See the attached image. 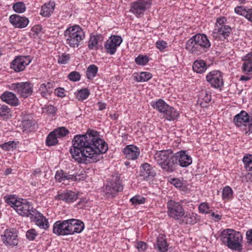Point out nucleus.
Wrapping results in <instances>:
<instances>
[{
	"label": "nucleus",
	"mask_w": 252,
	"mask_h": 252,
	"mask_svg": "<svg viewBox=\"0 0 252 252\" xmlns=\"http://www.w3.org/2000/svg\"><path fill=\"white\" fill-rule=\"evenodd\" d=\"M152 78V74L149 72H142L137 78V81L139 82H145L150 80Z\"/></svg>",
	"instance_id": "46"
},
{
	"label": "nucleus",
	"mask_w": 252,
	"mask_h": 252,
	"mask_svg": "<svg viewBox=\"0 0 252 252\" xmlns=\"http://www.w3.org/2000/svg\"><path fill=\"white\" fill-rule=\"evenodd\" d=\"M39 90L43 96L45 95L48 92L46 84H42L40 86Z\"/></svg>",
	"instance_id": "61"
},
{
	"label": "nucleus",
	"mask_w": 252,
	"mask_h": 252,
	"mask_svg": "<svg viewBox=\"0 0 252 252\" xmlns=\"http://www.w3.org/2000/svg\"><path fill=\"white\" fill-rule=\"evenodd\" d=\"M98 71V67L94 64H91L88 66L86 71V76L88 79H93L96 75Z\"/></svg>",
	"instance_id": "33"
},
{
	"label": "nucleus",
	"mask_w": 252,
	"mask_h": 252,
	"mask_svg": "<svg viewBox=\"0 0 252 252\" xmlns=\"http://www.w3.org/2000/svg\"><path fill=\"white\" fill-rule=\"evenodd\" d=\"M36 235V231L34 229H31L26 233V237L29 240H34Z\"/></svg>",
	"instance_id": "50"
},
{
	"label": "nucleus",
	"mask_w": 252,
	"mask_h": 252,
	"mask_svg": "<svg viewBox=\"0 0 252 252\" xmlns=\"http://www.w3.org/2000/svg\"><path fill=\"white\" fill-rule=\"evenodd\" d=\"M247 8L243 6H237L235 8L234 11L236 13L240 15L244 16L246 13Z\"/></svg>",
	"instance_id": "52"
},
{
	"label": "nucleus",
	"mask_w": 252,
	"mask_h": 252,
	"mask_svg": "<svg viewBox=\"0 0 252 252\" xmlns=\"http://www.w3.org/2000/svg\"><path fill=\"white\" fill-rule=\"evenodd\" d=\"M207 68V64L205 62L201 60L195 61L192 65L193 71L198 73H202L205 72Z\"/></svg>",
	"instance_id": "29"
},
{
	"label": "nucleus",
	"mask_w": 252,
	"mask_h": 252,
	"mask_svg": "<svg viewBox=\"0 0 252 252\" xmlns=\"http://www.w3.org/2000/svg\"><path fill=\"white\" fill-rule=\"evenodd\" d=\"M68 77L70 80L76 82L80 79L81 76L78 72L72 71L69 74Z\"/></svg>",
	"instance_id": "48"
},
{
	"label": "nucleus",
	"mask_w": 252,
	"mask_h": 252,
	"mask_svg": "<svg viewBox=\"0 0 252 252\" xmlns=\"http://www.w3.org/2000/svg\"><path fill=\"white\" fill-rule=\"evenodd\" d=\"M10 89L16 93L20 97L27 98L33 93V85L29 82L13 83Z\"/></svg>",
	"instance_id": "6"
},
{
	"label": "nucleus",
	"mask_w": 252,
	"mask_h": 252,
	"mask_svg": "<svg viewBox=\"0 0 252 252\" xmlns=\"http://www.w3.org/2000/svg\"><path fill=\"white\" fill-rule=\"evenodd\" d=\"M147 248V244L144 242L140 241L137 243V249L139 251L145 250Z\"/></svg>",
	"instance_id": "57"
},
{
	"label": "nucleus",
	"mask_w": 252,
	"mask_h": 252,
	"mask_svg": "<svg viewBox=\"0 0 252 252\" xmlns=\"http://www.w3.org/2000/svg\"><path fill=\"white\" fill-rule=\"evenodd\" d=\"M211 46V43L204 34L198 33L189 39L186 45V49L194 55H200L207 51Z\"/></svg>",
	"instance_id": "3"
},
{
	"label": "nucleus",
	"mask_w": 252,
	"mask_h": 252,
	"mask_svg": "<svg viewBox=\"0 0 252 252\" xmlns=\"http://www.w3.org/2000/svg\"><path fill=\"white\" fill-rule=\"evenodd\" d=\"M199 212L203 214H210L211 210H210L208 203L203 202L199 206Z\"/></svg>",
	"instance_id": "47"
},
{
	"label": "nucleus",
	"mask_w": 252,
	"mask_h": 252,
	"mask_svg": "<svg viewBox=\"0 0 252 252\" xmlns=\"http://www.w3.org/2000/svg\"><path fill=\"white\" fill-rule=\"evenodd\" d=\"M70 56L69 54L66 55L63 54L61 56L59 57L58 62L61 64H65L69 60Z\"/></svg>",
	"instance_id": "49"
},
{
	"label": "nucleus",
	"mask_w": 252,
	"mask_h": 252,
	"mask_svg": "<svg viewBox=\"0 0 252 252\" xmlns=\"http://www.w3.org/2000/svg\"><path fill=\"white\" fill-rule=\"evenodd\" d=\"M67 220H59L56 221L53 225V232L57 235H67L68 228Z\"/></svg>",
	"instance_id": "21"
},
{
	"label": "nucleus",
	"mask_w": 252,
	"mask_h": 252,
	"mask_svg": "<svg viewBox=\"0 0 252 252\" xmlns=\"http://www.w3.org/2000/svg\"><path fill=\"white\" fill-rule=\"evenodd\" d=\"M1 148L6 151H12L16 148V143L14 141H10L1 145Z\"/></svg>",
	"instance_id": "42"
},
{
	"label": "nucleus",
	"mask_w": 252,
	"mask_h": 252,
	"mask_svg": "<svg viewBox=\"0 0 252 252\" xmlns=\"http://www.w3.org/2000/svg\"><path fill=\"white\" fill-rule=\"evenodd\" d=\"M34 125L33 121L29 119H25L22 121V126L23 132L30 131V128Z\"/></svg>",
	"instance_id": "35"
},
{
	"label": "nucleus",
	"mask_w": 252,
	"mask_h": 252,
	"mask_svg": "<svg viewBox=\"0 0 252 252\" xmlns=\"http://www.w3.org/2000/svg\"><path fill=\"white\" fill-rule=\"evenodd\" d=\"M123 40L120 36L111 35L105 44L106 52L110 55L115 53L117 47L120 45Z\"/></svg>",
	"instance_id": "13"
},
{
	"label": "nucleus",
	"mask_w": 252,
	"mask_h": 252,
	"mask_svg": "<svg viewBox=\"0 0 252 252\" xmlns=\"http://www.w3.org/2000/svg\"><path fill=\"white\" fill-rule=\"evenodd\" d=\"M68 235H72L75 233H79L84 228L83 222L76 219L67 220Z\"/></svg>",
	"instance_id": "16"
},
{
	"label": "nucleus",
	"mask_w": 252,
	"mask_h": 252,
	"mask_svg": "<svg viewBox=\"0 0 252 252\" xmlns=\"http://www.w3.org/2000/svg\"><path fill=\"white\" fill-rule=\"evenodd\" d=\"M152 106L154 108L157 109L160 113L163 114L169 105L163 100L159 99L156 102H153Z\"/></svg>",
	"instance_id": "32"
},
{
	"label": "nucleus",
	"mask_w": 252,
	"mask_h": 252,
	"mask_svg": "<svg viewBox=\"0 0 252 252\" xmlns=\"http://www.w3.org/2000/svg\"><path fill=\"white\" fill-rule=\"evenodd\" d=\"M98 106V110L101 111L106 108V104L101 102H98L97 104Z\"/></svg>",
	"instance_id": "64"
},
{
	"label": "nucleus",
	"mask_w": 252,
	"mask_h": 252,
	"mask_svg": "<svg viewBox=\"0 0 252 252\" xmlns=\"http://www.w3.org/2000/svg\"><path fill=\"white\" fill-rule=\"evenodd\" d=\"M5 201L9 205H10L14 209L15 208V205H17V202H20L21 199H17L14 196H5L4 197Z\"/></svg>",
	"instance_id": "39"
},
{
	"label": "nucleus",
	"mask_w": 252,
	"mask_h": 252,
	"mask_svg": "<svg viewBox=\"0 0 252 252\" xmlns=\"http://www.w3.org/2000/svg\"><path fill=\"white\" fill-rule=\"evenodd\" d=\"M155 175V170L149 164L145 163L140 167V176L144 180L153 178Z\"/></svg>",
	"instance_id": "23"
},
{
	"label": "nucleus",
	"mask_w": 252,
	"mask_h": 252,
	"mask_svg": "<svg viewBox=\"0 0 252 252\" xmlns=\"http://www.w3.org/2000/svg\"><path fill=\"white\" fill-rule=\"evenodd\" d=\"M32 61L29 56H17L11 63L10 67L14 71L20 72L23 71Z\"/></svg>",
	"instance_id": "9"
},
{
	"label": "nucleus",
	"mask_w": 252,
	"mask_h": 252,
	"mask_svg": "<svg viewBox=\"0 0 252 252\" xmlns=\"http://www.w3.org/2000/svg\"><path fill=\"white\" fill-rule=\"evenodd\" d=\"M154 158L164 172L170 173L177 169L178 162L175 154L170 150L157 151Z\"/></svg>",
	"instance_id": "2"
},
{
	"label": "nucleus",
	"mask_w": 252,
	"mask_h": 252,
	"mask_svg": "<svg viewBox=\"0 0 252 252\" xmlns=\"http://www.w3.org/2000/svg\"><path fill=\"white\" fill-rule=\"evenodd\" d=\"M167 42L163 40H159L156 42L157 47L161 51L167 47Z\"/></svg>",
	"instance_id": "53"
},
{
	"label": "nucleus",
	"mask_w": 252,
	"mask_h": 252,
	"mask_svg": "<svg viewBox=\"0 0 252 252\" xmlns=\"http://www.w3.org/2000/svg\"><path fill=\"white\" fill-rule=\"evenodd\" d=\"M15 205L14 210L19 215L24 217L31 218V217L32 216V213L36 211L28 202L24 199H21L20 202H17V205Z\"/></svg>",
	"instance_id": "12"
},
{
	"label": "nucleus",
	"mask_w": 252,
	"mask_h": 252,
	"mask_svg": "<svg viewBox=\"0 0 252 252\" xmlns=\"http://www.w3.org/2000/svg\"><path fill=\"white\" fill-rule=\"evenodd\" d=\"M3 243L7 246H15L18 245V235L16 232L7 229L4 234L1 235Z\"/></svg>",
	"instance_id": "15"
},
{
	"label": "nucleus",
	"mask_w": 252,
	"mask_h": 252,
	"mask_svg": "<svg viewBox=\"0 0 252 252\" xmlns=\"http://www.w3.org/2000/svg\"><path fill=\"white\" fill-rule=\"evenodd\" d=\"M245 167L249 171L252 170V155L245 156L243 159Z\"/></svg>",
	"instance_id": "43"
},
{
	"label": "nucleus",
	"mask_w": 252,
	"mask_h": 252,
	"mask_svg": "<svg viewBox=\"0 0 252 252\" xmlns=\"http://www.w3.org/2000/svg\"><path fill=\"white\" fill-rule=\"evenodd\" d=\"M223 199H230L232 198L233 191L229 186L225 187L222 192Z\"/></svg>",
	"instance_id": "38"
},
{
	"label": "nucleus",
	"mask_w": 252,
	"mask_h": 252,
	"mask_svg": "<svg viewBox=\"0 0 252 252\" xmlns=\"http://www.w3.org/2000/svg\"><path fill=\"white\" fill-rule=\"evenodd\" d=\"M244 17L250 21L252 22V8H247Z\"/></svg>",
	"instance_id": "58"
},
{
	"label": "nucleus",
	"mask_w": 252,
	"mask_h": 252,
	"mask_svg": "<svg viewBox=\"0 0 252 252\" xmlns=\"http://www.w3.org/2000/svg\"><path fill=\"white\" fill-rule=\"evenodd\" d=\"M1 100L13 106H16L19 104L18 98L15 94L11 92L6 91L1 95Z\"/></svg>",
	"instance_id": "24"
},
{
	"label": "nucleus",
	"mask_w": 252,
	"mask_h": 252,
	"mask_svg": "<svg viewBox=\"0 0 252 252\" xmlns=\"http://www.w3.org/2000/svg\"><path fill=\"white\" fill-rule=\"evenodd\" d=\"M60 199L67 202H73L77 198V194L71 191H67L59 195Z\"/></svg>",
	"instance_id": "31"
},
{
	"label": "nucleus",
	"mask_w": 252,
	"mask_h": 252,
	"mask_svg": "<svg viewBox=\"0 0 252 252\" xmlns=\"http://www.w3.org/2000/svg\"><path fill=\"white\" fill-rule=\"evenodd\" d=\"M32 216L31 217V220L35 222L39 227L46 229L49 226L48 220L43 215L36 210L34 211Z\"/></svg>",
	"instance_id": "18"
},
{
	"label": "nucleus",
	"mask_w": 252,
	"mask_h": 252,
	"mask_svg": "<svg viewBox=\"0 0 252 252\" xmlns=\"http://www.w3.org/2000/svg\"><path fill=\"white\" fill-rule=\"evenodd\" d=\"M58 142V137L52 132H51L47 137L46 144L48 146H52L57 144Z\"/></svg>",
	"instance_id": "34"
},
{
	"label": "nucleus",
	"mask_w": 252,
	"mask_h": 252,
	"mask_svg": "<svg viewBox=\"0 0 252 252\" xmlns=\"http://www.w3.org/2000/svg\"><path fill=\"white\" fill-rule=\"evenodd\" d=\"M135 62L138 65H144L149 62L148 57L147 56L139 55L135 58Z\"/></svg>",
	"instance_id": "44"
},
{
	"label": "nucleus",
	"mask_w": 252,
	"mask_h": 252,
	"mask_svg": "<svg viewBox=\"0 0 252 252\" xmlns=\"http://www.w3.org/2000/svg\"><path fill=\"white\" fill-rule=\"evenodd\" d=\"M55 93L58 96L61 97L65 96L64 90L63 88H59L55 89Z\"/></svg>",
	"instance_id": "56"
},
{
	"label": "nucleus",
	"mask_w": 252,
	"mask_h": 252,
	"mask_svg": "<svg viewBox=\"0 0 252 252\" xmlns=\"http://www.w3.org/2000/svg\"><path fill=\"white\" fill-rule=\"evenodd\" d=\"M220 240L231 250L240 251L242 249V236L239 232L231 229H224L221 233Z\"/></svg>",
	"instance_id": "4"
},
{
	"label": "nucleus",
	"mask_w": 252,
	"mask_h": 252,
	"mask_svg": "<svg viewBox=\"0 0 252 252\" xmlns=\"http://www.w3.org/2000/svg\"><path fill=\"white\" fill-rule=\"evenodd\" d=\"M234 123L237 126H241L245 123H248L249 131L252 132V118L250 119L248 114L245 111H242L236 115L233 119Z\"/></svg>",
	"instance_id": "14"
},
{
	"label": "nucleus",
	"mask_w": 252,
	"mask_h": 252,
	"mask_svg": "<svg viewBox=\"0 0 252 252\" xmlns=\"http://www.w3.org/2000/svg\"><path fill=\"white\" fill-rule=\"evenodd\" d=\"M226 21V19L224 17H221L218 18L216 23V28L219 27L221 26H226L224 24Z\"/></svg>",
	"instance_id": "55"
},
{
	"label": "nucleus",
	"mask_w": 252,
	"mask_h": 252,
	"mask_svg": "<svg viewBox=\"0 0 252 252\" xmlns=\"http://www.w3.org/2000/svg\"><path fill=\"white\" fill-rule=\"evenodd\" d=\"M103 40V37L100 34L91 36L88 44L89 48L92 50L98 49L102 46L101 42Z\"/></svg>",
	"instance_id": "25"
},
{
	"label": "nucleus",
	"mask_w": 252,
	"mask_h": 252,
	"mask_svg": "<svg viewBox=\"0 0 252 252\" xmlns=\"http://www.w3.org/2000/svg\"><path fill=\"white\" fill-rule=\"evenodd\" d=\"M123 189V186L119 180H112L104 188V192L107 198L115 197L119 191Z\"/></svg>",
	"instance_id": "11"
},
{
	"label": "nucleus",
	"mask_w": 252,
	"mask_h": 252,
	"mask_svg": "<svg viewBox=\"0 0 252 252\" xmlns=\"http://www.w3.org/2000/svg\"><path fill=\"white\" fill-rule=\"evenodd\" d=\"M65 173H63L62 170L57 171L55 175V178L57 181L61 182L65 180Z\"/></svg>",
	"instance_id": "51"
},
{
	"label": "nucleus",
	"mask_w": 252,
	"mask_h": 252,
	"mask_svg": "<svg viewBox=\"0 0 252 252\" xmlns=\"http://www.w3.org/2000/svg\"><path fill=\"white\" fill-rule=\"evenodd\" d=\"M247 239L248 243L249 244L252 245V230H250L246 233Z\"/></svg>",
	"instance_id": "62"
},
{
	"label": "nucleus",
	"mask_w": 252,
	"mask_h": 252,
	"mask_svg": "<svg viewBox=\"0 0 252 252\" xmlns=\"http://www.w3.org/2000/svg\"><path fill=\"white\" fill-rule=\"evenodd\" d=\"M175 154L178 165L182 167H187L192 163V158L188 155L187 151L181 150Z\"/></svg>",
	"instance_id": "17"
},
{
	"label": "nucleus",
	"mask_w": 252,
	"mask_h": 252,
	"mask_svg": "<svg viewBox=\"0 0 252 252\" xmlns=\"http://www.w3.org/2000/svg\"><path fill=\"white\" fill-rule=\"evenodd\" d=\"M72 143L70 153L72 158L80 163H87L90 159L97 161L98 157L108 150L107 144L99 137L97 131L93 130H88L85 134L75 136Z\"/></svg>",
	"instance_id": "1"
},
{
	"label": "nucleus",
	"mask_w": 252,
	"mask_h": 252,
	"mask_svg": "<svg viewBox=\"0 0 252 252\" xmlns=\"http://www.w3.org/2000/svg\"><path fill=\"white\" fill-rule=\"evenodd\" d=\"M11 111L10 108L7 106L2 105L1 106V117L3 119H7L11 117Z\"/></svg>",
	"instance_id": "37"
},
{
	"label": "nucleus",
	"mask_w": 252,
	"mask_h": 252,
	"mask_svg": "<svg viewBox=\"0 0 252 252\" xmlns=\"http://www.w3.org/2000/svg\"><path fill=\"white\" fill-rule=\"evenodd\" d=\"M210 214H211V216L212 217V219H213L215 221H218L221 219V215L216 214L214 212H212L211 211Z\"/></svg>",
	"instance_id": "59"
},
{
	"label": "nucleus",
	"mask_w": 252,
	"mask_h": 252,
	"mask_svg": "<svg viewBox=\"0 0 252 252\" xmlns=\"http://www.w3.org/2000/svg\"><path fill=\"white\" fill-rule=\"evenodd\" d=\"M46 109L47 110V112L49 114H54V113H56V108L54 106L51 105L48 106L46 108Z\"/></svg>",
	"instance_id": "63"
},
{
	"label": "nucleus",
	"mask_w": 252,
	"mask_h": 252,
	"mask_svg": "<svg viewBox=\"0 0 252 252\" xmlns=\"http://www.w3.org/2000/svg\"><path fill=\"white\" fill-rule=\"evenodd\" d=\"M191 215H193V214H186V216H185V218L186 219V221L187 223H193L195 222V220H193L192 219Z\"/></svg>",
	"instance_id": "60"
},
{
	"label": "nucleus",
	"mask_w": 252,
	"mask_h": 252,
	"mask_svg": "<svg viewBox=\"0 0 252 252\" xmlns=\"http://www.w3.org/2000/svg\"><path fill=\"white\" fill-rule=\"evenodd\" d=\"M242 69L247 74L252 73V53L248 54L244 57Z\"/></svg>",
	"instance_id": "26"
},
{
	"label": "nucleus",
	"mask_w": 252,
	"mask_h": 252,
	"mask_svg": "<svg viewBox=\"0 0 252 252\" xmlns=\"http://www.w3.org/2000/svg\"><path fill=\"white\" fill-rule=\"evenodd\" d=\"M152 4V0H138L131 4L130 11L137 17H142Z\"/></svg>",
	"instance_id": "7"
},
{
	"label": "nucleus",
	"mask_w": 252,
	"mask_h": 252,
	"mask_svg": "<svg viewBox=\"0 0 252 252\" xmlns=\"http://www.w3.org/2000/svg\"><path fill=\"white\" fill-rule=\"evenodd\" d=\"M89 94V91L86 88L78 91L76 93V97L79 100H83L86 99Z\"/></svg>",
	"instance_id": "36"
},
{
	"label": "nucleus",
	"mask_w": 252,
	"mask_h": 252,
	"mask_svg": "<svg viewBox=\"0 0 252 252\" xmlns=\"http://www.w3.org/2000/svg\"><path fill=\"white\" fill-rule=\"evenodd\" d=\"M170 182L176 188H181L183 186L182 182L180 179L177 178L171 179Z\"/></svg>",
	"instance_id": "54"
},
{
	"label": "nucleus",
	"mask_w": 252,
	"mask_h": 252,
	"mask_svg": "<svg viewBox=\"0 0 252 252\" xmlns=\"http://www.w3.org/2000/svg\"><path fill=\"white\" fill-rule=\"evenodd\" d=\"M66 43L70 47L77 48L85 38V34L78 25L68 28L64 32Z\"/></svg>",
	"instance_id": "5"
},
{
	"label": "nucleus",
	"mask_w": 252,
	"mask_h": 252,
	"mask_svg": "<svg viewBox=\"0 0 252 252\" xmlns=\"http://www.w3.org/2000/svg\"><path fill=\"white\" fill-rule=\"evenodd\" d=\"M231 32V29L229 26H221L218 28H215L214 30L212 35L215 38L225 39L230 34Z\"/></svg>",
	"instance_id": "20"
},
{
	"label": "nucleus",
	"mask_w": 252,
	"mask_h": 252,
	"mask_svg": "<svg viewBox=\"0 0 252 252\" xmlns=\"http://www.w3.org/2000/svg\"><path fill=\"white\" fill-rule=\"evenodd\" d=\"M157 247L160 252H165L168 250V246L165 237L159 235L157 238Z\"/></svg>",
	"instance_id": "30"
},
{
	"label": "nucleus",
	"mask_w": 252,
	"mask_h": 252,
	"mask_svg": "<svg viewBox=\"0 0 252 252\" xmlns=\"http://www.w3.org/2000/svg\"><path fill=\"white\" fill-rule=\"evenodd\" d=\"M55 6L54 1H50L42 6L40 14L44 17H49L53 12Z\"/></svg>",
	"instance_id": "27"
},
{
	"label": "nucleus",
	"mask_w": 252,
	"mask_h": 252,
	"mask_svg": "<svg viewBox=\"0 0 252 252\" xmlns=\"http://www.w3.org/2000/svg\"><path fill=\"white\" fill-rule=\"evenodd\" d=\"M53 132L59 138L66 135L68 133V130L64 127H61L54 130Z\"/></svg>",
	"instance_id": "41"
},
{
	"label": "nucleus",
	"mask_w": 252,
	"mask_h": 252,
	"mask_svg": "<svg viewBox=\"0 0 252 252\" xmlns=\"http://www.w3.org/2000/svg\"><path fill=\"white\" fill-rule=\"evenodd\" d=\"M125 157L129 160H135L140 155L139 149L133 145H127L123 150Z\"/></svg>",
	"instance_id": "19"
},
{
	"label": "nucleus",
	"mask_w": 252,
	"mask_h": 252,
	"mask_svg": "<svg viewBox=\"0 0 252 252\" xmlns=\"http://www.w3.org/2000/svg\"><path fill=\"white\" fill-rule=\"evenodd\" d=\"M206 79L214 88L220 89L223 86L222 73L219 70L210 71L206 75Z\"/></svg>",
	"instance_id": "8"
},
{
	"label": "nucleus",
	"mask_w": 252,
	"mask_h": 252,
	"mask_svg": "<svg viewBox=\"0 0 252 252\" xmlns=\"http://www.w3.org/2000/svg\"><path fill=\"white\" fill-rule=\"evenodd\" d=\"M9 21L13 26L18 28H25L29 23L28 18L17 14L11 15L9 17Z\"/></svg>",
	"instance_id": "22"
},
{
	"label": "nucleus",
	"mask_w": 252,
	"mask_h": 252,
	"mask_svg": "<svg viewBox=\"0 0 252 252\" xmlns=\"http://www.w3.org/2000/svg\"><path fill=\"white\" fill-rule=\"evenodd\" d=\"M13 9L15 12L21 13L26 10V6L24 2L19 1L13 4Z\"/></svg>",
	"instance_id": "40"
},
{
	"label": "nucleus",
	"mask_w": 252,
	"mask_h": 252,
	"mask_svg": "<svg viewBox=\"0 0 252 252\" xmlns=\"http://www.w3.org/2000/svg\"><path fill=\"white\" fill-rule=\"evenodd\" d=\"M163 117L168 121H174L179 116V113L172 107L169 106L163 113Z\"/></svg>",
	"instance_id": "28"
},
{
	"label": "nucleus",
	"mask_w": 252,
	"mask_h": 252,
	"mask_svg": "<svg viewBox=\"0 0 252 252\" xmlns=\"http://www.w3.org/2000/svg\"><path fill=\"white\" fill-rule=\"evenodd\" d=\"M168 214L175 220L185 216V213L182 205L179 202L171 200L167 204Z\"/></svg>",
	"instance_id": "10"
},
{
	"label": "nucleus",
	"mask_w": 252,
	"mask_h": 252,
	"mask_svg": "<svg viewBox=\"0 0 252 252\" xmlns=\"http://www.w3.org/2000/svg\"><path fill=\"white\" fill-rule=\"evenodd\" d=\"M132 204L134 205L143 204L145 202V198L140 195H135L130 199Z\"/></svg>",
	"instance_id": "45"
}]
</instances>
